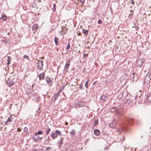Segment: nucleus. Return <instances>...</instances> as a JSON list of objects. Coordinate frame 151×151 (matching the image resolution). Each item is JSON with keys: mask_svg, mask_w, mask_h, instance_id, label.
I'll return each mask as SVG.
<instances>
[{"mask_svg": "<svg viewBox=\"0 0 151 151\" xmlns=\"http://www.w3.org/2000/svg\"><path fill=\"white\" fill-rule=\"evenodd\" d=\"M111 112L114 114L115 116H122L124 114V112L122 111H119L118 109L116 107H112L110 109Z\"/></svg>", "mask_w": 151, "mask_h": 151, "instance_id": "1", "label": "nucleus"}, {"mask_svg": "<svg viewBox=\"0 0 151 151\" xmlns=\"http://www.w3.org/2000/svg\"><path fill=\"white\" fill-rule=\"evenodd\" d=\"M62 135L61 132L59 130H56L55 131V132H51L50 137H52V139L53 140L56 139L58 135L60 136Z\"/></svg>", "mask_w": 151, "mask_h": 151, "instance_id": "2", "label": "nucleus"}, {"mask_svg": "<svg viewBox=\"0 0 151 151\" xmlns=\"http://www.w3.org/2000/svg\"><path fill=\"white\" fill-rule=\"evenodd\" d=\"M133 121L134 119H133L130 118H127L126 119V123H125L122 126V130L124 131L126 130L127 126V123L130 124H131Z\"/></svg>", "mask_w": 151, "mask_h": 151, "instance_id": "3", "label": "nucleus"}, {"mask_svg": "<svg viewBox=\"0 0 151 151\" xmlns=\"http://www.w3.org/2000/svg\"><path fill=\"white\" fill-rule=\"evenodd\" d=\"M36 60L38 61V63H36L37 64V69L40 71L43 68V61L42 60H38L37 59Z\"/></svg>", "mask_w": 151, "mask_h": 151, "instance_id": "4", "label": "nucleus"}, {"mask_svg": "<svg viewBox=\"0 0 151 151\" xmlns=\"http://www.w3.org/2000/svg\"><path fill=\"white\" fill-rule=\"evenodd\" d=\"M63 90V88H60V89L58 90L57 92L55 93V95L53 96V97L52 98V99H53L54 102L57 99L58 97L59 96L60 93L62 92Z\"/></svg>", "mask_w": 151, "mask_h": 151, "instance_id": "5", "label": "nucleus"}, {"mask_svg": "<svg viewBox=\"0 0 151 151\" xmlns=\"http://www.w3.org/2000/svg\"><path fill=\"white\" fill-rule=\"evenodd\" d=\"M151 80V78L149 75H148L147 74L145 77L144 81L143 82L144 85H147L148 83H149Z\"/></svg>", "mask_w": 151, "mask_h": 151, "instance_id": "6", "label": "nucleus"}, {"mask_svg": "<svg viewBox=\"0 0 151 151\" xmlns=\"http://www.w3.org/2000/svg\"><path fill=\"white\" fill-rule=\"evenodd\" d=\"M70 61L69 60H68L66 63L65 66L63 70V73H65L67 72L70 65Z\"/></svg>", "mask_w": 151, "mask_h": 151, "instance_id": "7", "label": "nucleus"}, {"mask_svg": "<svg viewBox=\"0 0 151 151\" xmlns=\"http://www.w3.org/2000/svg\"><path fill=\"white\" fill-rule=\"evenodd\" d=\"M6 83L9 86H12L14 83V79L9 78L8 80L6 81Z\"/></svg>", "mask_w": 151, "mask_h": 151, "instance_id": "8", "label": "nucleus"}, {"mask_svg": "<svg viewBox=\"0 0 151 151\" xmlns=\"http://www.w3.org/2000/svg\"><path fill=\"white\" fill-rule=\"evenodd\" d=\"M133 104V102L132 100L131 101L130 99H127L126 100V101L124 103V104L125 106H127L128 105H130V106H132Z\"/></svg>", "mask_w": 151, "mask_h": 151, "instance_id": "9", "label": "nucleus"}, {"mask_svg": "<svg viewBox=\"0 0 151 151\" xmlns=\"http://www.w3.org/2000/svg\"><path fill=\"white\" fill-rule=\"evenodd\" d=\"M116 121L114 119L111 122V123H109V127L112 128L114 129L116 127Z\"/></svg>", "mask_w": 151, "mask_h": 151, "instance_id": "10", "label": "nucleus"}, {"mask_svg": "<svg viewBox=\"0 0 151 151\" xmlns=\"http://www.w3.org/2000/svg\"><path fill=\"white\" fill-rule=\"evenodd\" d=\"M108 99V96L106 95H103L101 96L100 98V100L101 103L105 101Z\"/></svg>", "mask_w": 151, "mask_h": 151, "instance_id": "11", "label": "nucleus"}, {"mask_svg": "<svg viewBox=\"0 0 151 151\" xmlns=\"http://www.w3.org/2000/svg\"><path fill=\"white\" fill-rule=\"evenodd\" d=\"M144 61L145 60L144 58H142L138 60L136 62V63L137 66H139L140 67Z\"/></svg>", "mask_w": 151, "mask_h": 151, "instance_id": "12", "label": "nucleus"}, {"mask_svg": "<svg viewBox=\"0 0 151 151\" xmlns=\"http://www.w3.org/2000/svg\"><path fill=\"white\" fill-rule=\"evenodd\" d=\"M46 80L47 83L50 86H51L52 85V81L50 78L47 77Z\"/></svg>", "mask_w": 151, "mask_h": 151, "instance_id": "13", "label": "nucleus"}, {"mask_svg": "<svg viewBox=\"0 0 151 151\" xmlns=\"http://www.w3.org/2000/svg\"><path fill=\"white\" fill-rule=\"evenodd\" d=\"M58 146L59 147L62 146L63 143V138L62 137H60V140L58 142Z\"/></svg>", "mask_w": 151, "mask_h": 151, "instance_id": "14", "label": "nucleus"}, {"mask_svg": "<svg viewBox=\"0 0 151 151\" xmlns=\"http://www.w3.org/2000/svg\"><path fill=\"white\" fill-rule=\"evenodd\" d=\"M40 80L43 79L45 77V74L44 73H40L38 76Z\"/></svg>", "mask_w": 151, "mask_h": 151, "instance_id": "15", "label": "nucleus"}, {"mask_svg": "<svg viewBox=\"0 0 151 151\" xmlns=\"http://www.w3.org/2000/svg\"><path fill=\"white\" fill-rule=\"evenodd\" d=\"M146 98L148 102H151V92H149L147 95Z\"/></svg>", "mask_w": 151, "mask_h": 151, "instance_id": "16", "label": "nucleus"}, {"mask_svg": "<svg viewBox=\"0 0 151 151\" xmlns=\"http://www.w3.org/2000/svg\"><path fill=\"white\" fill-rule=\"evenodd\" d=\"M84 102L82 101H78L77 105L79 107H81L84 105Z\"/></svg>", "mask_w": 151, "mask_h": 151, "instance_id": "17", "label": "nucleus"}, {"mask_svg": "<svg viewBox=\"0 0 151 151\" xmlns=\"http://www.w3.org/2000/svg\"><path fill=\"white\" fill-rule=\"evenodd\" d=\"M38 29V25L37 24H35L32 26V29L34 31H36Z\"/></svg>", "mask_w": 151, "mask_h": 151, "instance_id": "18", "label": "nucleus"}, {"mask_svg": "<svg viewBox=\"0 0 151 151\" xmlns=\"http://www.w3.org/2000/svg\"><path fill=\"white\" fill-rule=\"evenodd\" d=\"M94 134L96 136H99L100 134V131L97 129H96L94 130Z\"/></svg>", "mask_w": 151, "mask_h": 151, "instance_id": "19", "label": "nucleus"}, {"mask_svg": "<svg viewBox=\"0 0 151 151\" xmlns=\"http://www.w3.org/2000/svg\"><path fill=\"white\" fill-rule=\"evenodd\" d=\"M12 116H10L7 119L6 122H5V125H7L8 124L7 123L8 122H10L12 121Z\"/></svg>", "mask_w": 151, "mask_h": 151, "instance_id": "20", "label": "nucleus"}, {"mask_svg": "<svg viewBox=\"0 0 151 151\" xmlns=\"http://www.w3.org/2000/svg\"><path fill=\"white\" fill-rule=\"evenodd\" d=\"M88 31L87 29H82V32L83 33L85 36L87 35L88 34Z\"/></svg>", "mask_w": 151, "mask_h": 151, "instance_id": "21", "label": "nucleus"}, {"mask_svg": "<svg viewBox=\"0 0 151 151\" xmlns=\"http://www.w3.org/2000/svg\"><path fill=\"white\" fill-rule=\"evenodd\" d=\"M123 97V93L121 92L118 96L117 98L119 99H121Z\"/></svg>", "mask_w": 151, "mask_h": 151, "instance_id": "22", "label": "nucleus"}, {"mask_svg": "<svg viewBox=\"0 0 151 151\" xmlns=\"http://www.w3.org/2000/svg\"><path fill=\"white\" fill-rule=\"evenodd\" d=\"M43 134V131L41 130H40L38 131V132L37 133H35V136H37V135H40L42 134Z\"/></svg>", "mask_w": 151, "mask_h": 151, "instance_id": "23", "label": "nucleus"}, {"mask_svg": "<svg viewBox=\"0 0 151 151\" xmlns=\"http://www.w3.org/2000/svg\"><path fill=\"white\" fill-rule=\"evenodd\" d=\"M47 127H48V126H47ZM51 130V129L50 128H48L46 132L45 135H47L49 134Z\"/></svg>", "mask_w": 151, "mask_h": 151, "instance_id": "24", "label": "nucleus"}, {"mask_svg": "<svg viewBox=\"0 0 151 151\" xmlns=\"http://www.w3.org/2000/svg\"><path fill=\"white\" fill-rule=\"evenodd\" d=\"M8 59L7 61H8V63H7V65L8 66H9V64L11 62V58L10 57V56H8L7 57Z\"/></svg>", "mask_w": 151, "mask_h": 151, "instance_id": "25", "label": "nucleus"}, {"mask_svg": "<svg viewBox=\"0 0 151 151\" xmlns=\"http://www.w3.org/2000/svg\"><path fill=\"white\" fill-rule=\"evenodd\" d=\"M3 19L4 21H6L7 19V17L6 16L2 15V17L0 18V19Z\"/></svg>", "mask_w": 151, "mask_h": 151, "instance_id": "26", "label": "nucleus"}, {"mask_svg": "<svg viewBox=\"0 0 151 151\" xmlns=\"http://www.w3.org/2000/svg\"><path fill=\"white\" fill-rule=\"evenodd\" d=\"M58 38L56 37H55L54 39V42L55 43V45H58Z\"/></svg>", "mask_w": 151, "mask_h": 151, "instance_id": "27", "label": "nucleus"}, {"mask_svg": "<svg viewBox=\"0 0 151 151\" xmlns=\"http://www.w3.org/2000/svg\"><path fill=\"white\" fill-rule=\"evenodd\" d=\"M98 119H95L93 122V123H94V125L95 126H96L98 124Z\"/></svg>", "mask_w": 151, "mask_h": 151, "instance_id": "28", "label": "nucleus"}, {"mask_svg": "<svg viewBox=\"0 0 151 151\" xmlns=\"http://www.w3.org/2000/svg\"><path fill=\"white\" fill-rule=\"evenodd\" d=\"M23 131L24 132L27 133L28 132V129L27 127H24Z\"/></svg>", "mask_w": 151, "mask_h": 151, "instance_id": "29", "label": "nucleus"}, {"mask_svg": "<svg viewBox=\"0 0 151 151\" xmlns=\"http://www.w3.org/2000/svg\"><path fill=\"white\" fill-rule=\"evenodd\" d=\"M89 81V80L87 81L86 82V83L85 84V86H86V88H88V84Z\"/></svg>", "mask_w": 151, "mask_h": 151, "instance_id": "30", "label": "nucleus"}, {"mask_svg": "<svg viewBox=\"0 0 151 151\" xmlns=\"http://www.w3.org/2000/svg\"><path fill=\"white\" fill-rule=\"evenodd\" d=\"M75 132V130L74 129H72L70 132V134L71 135H73Z\"/></svg>", "mask_w": 151, "mask_h": 151, "instance_id": "31", "label": "nucleus"}, {"mask_svg": "<svg viewBox=\"0 0 151 151\" xmlns=\"http://www.w3.org/2000/svg\"><path fill=\"white\" fill-rule=\"evenodd\" d=\"M61 29L60 32V34L61 35H63L65 34V32H63V29Z\"/></svg>", "mask_w": 151, "mask_h": 151, "instance_id": "32", "label": "nucleus"}, {"mask_svg": "<svg viewBox=\"0 0 151 151\" xmlns=\"http://www.w3.org/2000/svg\"><path fill=\"white\" fill-rule=\"evenodd\" d=\"M56 4H53V8L52 9V11L53 12H55L56 10Z\"/></svg>", "mask_w": 151, "mask_h": 151, "instance_id": "33", "label": "nucleus"}, {"mask_svg": "<svg viewBox=\"0 0 151 151\" xmlns=\"http://www.w3.org/2000/svg\"><path fill=\"white\" fill-rule=\"evenodd\" d=\"M42 137H40L39 136H37V139L38 140L42 141Z\"/></svg>", "mask_w": 151, "mask_h": 151, "instance_id": "34", "label": "nucleus"}, {"mask_svg": "<svg viewBox=\"0 0 151 151\" xmlns=\"http://www.w3.org/2000/svg\"><path fill=\"white\" fill-rule=\"evenodd\" d=\"M132 76L131 75V76H132V78L131 79V81H134V80L133 79L134 78V73H132Z\"/></svg>", "mask_w": 151, "mask_h": 151, "instance_id": "35", "label": "nucleus"}, {"mask_svg": "<svg viewBox=\"0 0 151 151\" xmlns=\"http://www.w3.org/2000/svg\"><path fill=\"white\" fill-rule=\"evenodd\" d=\"M23 58H24L27 59L28 60H29V56L27 55H24L23 56Z\"/></svg>", "mask_w": 151, "mask_h": 151, "instance_id": "36", "label": "nucleus"}, {"mask_svg": "<svg viewBox=\"0 0 151 151\" xmlns=\"http://www.w3.org/2000/svg\"><path fill=\"white\" fill-rule=\"evenodd\" d=\"M70 45L69 43H68V45L67 46V48H66V50H68L70 49Z\"/></svg>", "mask_w": 151, "mask_h": 151, "instance_id": "37", "label": "nucleus"}, {"mask_svg": "<svg viewBox=\"0 0 151 151\" xmlns=\"http://www.w3.org/2000/svg\"><path fill=\"white\" fill-rule=\"evenodd\" d=\"M46 141L48 142L51 141V139H50V138L49 136H48L47 137V139Z\"/></svg>", "mask_w": 151, "mask_h": 151, "instance_id": "38", "label": "nucleus"}, {"mask_svg": "<svg viewBox=\"0 0 151 151\" xmlns=\"http://www.w3.org/2000/svg\"><path fill=\"white\" fill-rule=\"evenodd\" d=\"M49 149H51V148L50 147H48L46 148V149L44 151H47Z\"/></svg>", "mask_w": 151, "mask_h": 151, "instance_id": "39", "label": "nucleus"}, {"mask_svg": "<svg viewBox=\"0 0 151 151\" xmlns=\"http://www.w3.org/2000/svg\"><path fill=\"white\" fill-rule=\"evenodd\" d=\"M130 14H129V15H130L131 16H132L134 12L132 10H130Z\"/></svg>", "mask_w": 151, "mask_h": 151, "instance_id": "40", "label": "nucleus"}, {"mask_svg": "<svg viewBox=\"0 0 151 151\" xmlns=\"http://www.w3.org/2000/svg\"><path fill=\"white\" fill-rule=\"evenodd\" d=\"M88 54H86L85 53H84L83 54V57L85 58H86L87 57Z\"/></svg>", "mask_w": 151, "mask_h": 151, "instance_id": "41", "label": "nucleus"}, {"mask_svg": "<svg viewBox=\"0 0 151 151\" xmlns=\"http://www.w3.org/2000/svg\"><path fill=\"white\" fill-rule=\"evenodd\" d=\"M102 22V21L101 19H99L98 22V23L99 24H101Z\"/></svg>", "mask_w": 151, "mask_h": 151, "instance_id": "42", "label": "nucleus"}, {"mask_svg": "<svg viewBox=\"0 0 151 151\" xmlns=\"http://www.w3.org/2000/svg\"><path fill=\"white\" fill-rule=\"evenodd\" d=\"M79 1L82 4H83L85 3V0H79Z\"/></svg>", "mask_w": 151, "mask_h": 151, "instance_id": "43", "label": "nucleus"}, {"mask_svg": "<svg viewBox=\"0 0 151 151\" xmlns=\"http://www.w3.org/2000/svg\"><path fill=\"white\" fill-rule=\"evenodd\" d=\"M131 4H132L133 5H134V2L133 0H131Z\"/></svg>", "mask_w": 151, "mask_h": 151, "instance_id": "44", "label": "nucleus"}, {"mask_svg": "<svg viewBox=\"0 0 151 151\" xmlns=\"http://www.w3.org/2000/svg\"><path fill=\"white\" fill-rule=\"evenodd\" d=\"M32 138L33 140H34L35 141H37V138L36 139L35 137V136L32 137Z\"/></svg>", "mask_w": 151, "mask_h": 151, "instance_id": "45", "label": "nucleus"}, {"mask_svg": "<svg viewBox=\"0 0 151 151\" xmlns=\"http://www.w3.org/2000/svg\"><path fill=\"white\" fill-rule=\"evenodd\" d=\"M17 131L18 132H20L21 131V129L20 128H19L17 129Z\"/></svg>", "mask_w": 151, "mask_h": 151, "instance_id": "46", "label": "nucleus"}, {"mask_svg": "<svg viewBox=\"0 0 151 151\" xmlns=\"http://www.w3.org/2000/svg\"><path fill=\"white\" fill-rule=\"evenodd\" d=\"M139 27L138 26H136L135 27V29L136 30H137V29H139Z\"/></svg>", "mask_w": 151, "mask_h": 151, "instance_id": "47", "label": "nucleus"}, {"mask_svg": "<svg viewBox=\"0 0 151 151\" xmlns=\"http://www.w3.org/2000/svg\"><path fill=\"white\" fill-rule=\"evenodd\" d=\"M39 101H40V99L39 98H37V99H36V102H38Z\"/></svg>", "mask_w": 151, "mask_h": 151, "instance_id": "48", "label": "nucleus"}, {"mask_svg": "<svg viewBox=\"0 0 151 151\" xmlns=\"http://www.w3.org/2000/svg\"><path fill=\"white\" fill-rule=\"evenodd\" d=\"M80 88H81V90H82L83 89V88H82V84H81L80 86Z\"/></svg>", "mask_w": 151, "mask_h": 151, "instance_id": "49", "label": "nucleus"}, {"mask_svg": "<svg viewBox=\"0 0 151 151\" xmlns=\"http://www.w3.org/2000/svg\"><path fill=\"white\" fill-rule=\"evenodd\" d=\"M32 5L33 7H36V4L35 3H33Z\"/></svg>", "mask_w": 151, "mask_h": 151, "instance_id": "50", "label": "nucleus"}, {"mask_svg": "<svg viewBox=\"0 0 151 151\" xmlns=\"http://www.w3.org/2000/svg\"><path fill=\"white\" fill-rule=\"evenodd\" d=\"M97 82L95 81H94L93 83V85H95V84Z\"/></svg>", "mask_w": 151, "mask_h": 151, "instance_id": "51", "label": "nucleus"}, {"mask_svg": "<svg viewBox=\"0 0 151 151\" xmlns=\"http://www.w3.org/2000/svg\"><path fill=\"white\" fill-rule=\"evenodd\" d=\"M27 94H28V95H29V94H30V92H27Z\"/></svg>", "mask_w": 151, "mask_h": 151, "instance_id": "52", "label": "nucleus"}, {"mask_svg": "<svg viewBox=\"0 0 151 151\" xmlns=\"http://www.w3.org/2000/svg\"><path fill=\"white\" fill-rule=\"evenodd\" d=\"M28 90H29V91H30V89H29V88H27V89L26 90V91H28Z\"/></svg>", "mask_w": 151, "mask_h": 151, "instance_id": "53", "label": "nucleus"}, {"mask_svg": "<svg viewBox=\"0 0 151 151\" xmlns=\"http://www.w3.org/2000/svg\"><path fill=\"white\" fill-rule=\"evenodd\" d=\"M81 33H80V32H79V33H77V34H78V35H81Z\"/></svg>", "mask_w": 151, "mask_h": 151, "instance_id": "54", "label": "nucleus"}, {"mask_svg": "<svg viewBox=\"0 0 151 151\" xmlns=\"http://www.w3.org/2000/svg\"><path fill=\"white\" fill-rule=\"evenodd\" d=\"M36 149H35V150H32L31 151H36Z\"/></svg>", "mask_w": 151, "mask_h": 151, "instance_id": "55", "label": "nucleus"}, {"mask_svg": "<svg viewBox=\"0 0 151 151\" xmlns=\"http://www.w3.org/2000/svg\"><path fill=\"white\" fill-rule=\"evenodd\" d=\"M124 139H121L122 140V141H124Z\"/></svg>", "mask_w": 151, "mask_h": 151, "instance_id": "56", "label": "nucleus"}, {"mask_svg": "<svg viewBox=\"0 0 151 151\" xmlns=\"http://www.w3.org/2000/svg\"><path fill=\"white\" fill-rule=\"evenodd\" d=\"M68 124V123L66 122V125H67Z\"/></svg>", "mask_w": 151, "mask_h": 151, "instance_id": "57", "label": "nucleus"}, {"mask_svg": "<svg viewBox=\"0 0 151 151\" xmlns=\"http://www.w3.org/2000/svg\"><path fill=\"white\" fill-rule=\"evenodd\" d=\"M108 147H106V148H107Z\"/></svg>", "mask_w": 151, "mask_h": 151, "instance_id": "58", "label": "nucleus"}, {"mask_svg": "<svg viewBox=\"0 0 151 151\" xmlns=\"http://www.w3.org/2000/svg\"><path fill=\"white\" fill-rule=\"evenodd\" d=\"M104 1H106L107 0H104Z\"/></svg>", "mask_w": 151, "mask_h": 151, "instance_id": "59", "label": "nucleus"}, {"mask_svg": "<svg viewBox=\"0 0 151 151\" xmlns=\"http://www.w3.org/2000/svg\"><path fill=\"white\" fill-rule=\"evenodd\" d=\"M150 103H151V102Z\"/></svg>", "mask_w": 151, "mask_h": 151, "instance_id": "60", "label": "nucleus"}]
</instances>
